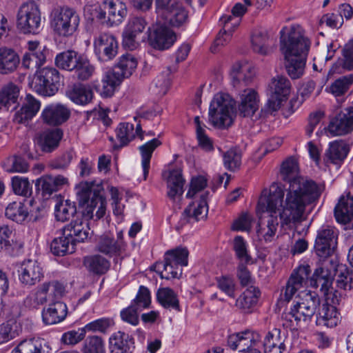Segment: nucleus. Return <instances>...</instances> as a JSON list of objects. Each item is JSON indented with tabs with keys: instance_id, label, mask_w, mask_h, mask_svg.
Segmentation results:
<instances>
[{
	"instance_id": "46",
	"label": "nucleus",
	"mask_w": 353,
	"mask_h": 353,
	"mask_svg": "<svg viewBox=\"0 0 353 353\" xmlns=\"http://www.w3.org/2000/svg\"><path fill=\"white\" fill-rule=\"evenodd\" d=\"M83 264L89 272L100 275L107 272L110 267V262L99 254L85 257Z\"/></svg>"
},
{
	"instance_id": "57",
	"label": "nucleus",
	"mask_w": 353,
	"mask_h": 353,
	"mask_svg": "<svg viewBox=\"0 0 353 353\" xmlns=\"http://www.w3.org/2000/svg\"><path fill=\"white\" fill-rule=\"evenodd\" d=\"M114 325L112 318L103 317L87 323L84 329L87 332L107 333L108 330Z\"/></svg>"
},
{
	"instance_id": "41",
	"label": "nucleus",
	"mask_w": 353,
	"mask_h": 353,
	"mask_svg": "<svg viewBox=\"0 0 353 353\" xmlns=\"http://www.w3.org/2000/svg\"><path fill=\"white\" fill-rule=\"evenodd\" d=\"M208 192H205L201 195L200 199L194 201L190 203L184 211V216L189 219H194L199 221L207 216L208 206L207 198Z\"/></svg>"
},
{
	"instance_id": "53",
	"label": "nucleus",
	"mask_w": 353,
	"mask_h": 353,
	"mask_svg": "<svg viewBox=\"0 0 353 353\" xmlns=\"http://www.w3.org/2000/svg\"><path fill=\"white\" fill-rule=\"evenodd\" d=\"M289 76L294 79L301 77L304 72L306 58H284Z\"/></svg>"
},
{
	"instance_id": "48",
	"label": "nucleus",
	"mask_w": 353,
	"mask_h": 353,
	"mask_svg": "<svg viewBox=\"0 0 353 353\" xmlns=\"http://www.w3.org/2000/svg\"><path fill=\"white\" fill-rule=\"evenodd\" d=\"M62 236L54 238L50 244V250L54 255L64 256L72 254L75 250V244L68 236L62 234Z\"/></svg>"
},
{
	"instance_id": "27",
	"label": "nucleus",
	"mask_w": 353,
	"mask_h": 353,
	"mask_svg": "<svg viewBox=\"0 0 353 353\" xmlns=\"http://www.w3.org/2000/svg\"><path fill=\"white\" fill-rule=\"evenodd\" d=\"M220 23L223 28L219 32L211 47V51L214 53L218 51L219 47L226 45L230 41L232 32L240 24V20L234 19L232 16H223L220 19Z\"/></svg>"
},
{
	"instance_id": "6",
	"label": "nucleus",
	"mask_w": 353,
	"mask_h": 353,
	"mask_svg": "<svg viewBox=\"0 0 353 353\" xmlns=\"http://www.w3.org/2000/svg\"><path fill=\"white\" fill-rule=\"evenodd\" d=\"M49 23L54 36L68 38L77 31L80 17L74 8L68 6L56 7L49 14Z\"/></svg>"
},
{
	"instance_id": "58",
	"label": "nucleus",
	"mask_w": 353,
	"mask_h": 353,
	"mask_svg": "<svg viewBox=\"0 0 353 353\" xmlns=\"http://www.w3.org/2000/svg\"><path fill=\"white\" fill-rule=\"evenodd\" d=\"M74 70L80 80H87L93 74L94 67L90 63L89 59L83 54H81L77 63Z\"/></svg>"
},
{
	"instance_id": "51",
	"label": "nucleus",
	"mask_w": 353,
	"mask_h": 353,
	"mask_svg": "<svg viewBox=\"0 0 353 353\" xmlns=\"http://www.w3.org/2000/svg\"><path fill=\"white\" fill-rule=\"evenodd\" d=\"M76 213V205L70 200L61 201L55 205L54 214L57 221L64 222Z\"/></svg>"
},
{
	"instance_id": "2",
	"label": "nucleus",
	"mask_w": 353,
	"mask_h": 353,
	"mask_svg": "<svg viewBox=\"0 0 353 353\" xmlns=\"http://www.w3.org/2000/svg\"><path fill=\"white\" fill-rule=\"evenodd\" d=\"M284 208V192L277 183H274L271 185L268 194L266 191L262 192L256 208L259 216L257 234L265 242H271L274 239L279 225L278 213L283 225L291 226L305 219V213H303L300 220L285 223L281 218Z\"/></svg>"
},
{
	"instance_id": "34",
	"label": "nucleus",
	"mask_w": 353,
	"mask_h": 353,
	"mask_svg": "<svg viewBox=\"0 0 353 353\" xmlns=\"http://www.w3.org/2000/svg\"><path fill=\"white\" fill-rule=\"evenodd\" d=\"M339 322L340 314L336 307L328 303L323 304L316 314V324L332 328Z\"/></svg>"
},
{
	"instance_id": "7",
	"label": "nucleus",
	"mask_w": 353,
	"mask_h": 353,
	"mask_svg": "<svg viewBox=\"0 0 353 353\" xmlns=\"http://www.w3.org/2000/svg\"><path fill=\"white\" fill-rule=\"evenodd\" d=\"M157 21L179 28L188 20V11L179 0H155Z\"/></svg>"
},
{
	"instance_id": "12",
	"label": "nucleus",
	"mask_w": 353,
	"mask_h": 353,
	"mask_svg": "<svg viewBox=\"0 0 353 353\" xmlns=\"http://www.w3.org/2000/svg\"><path fill=\"white\" fill-rule=\"evenodd\" d=\"M126 246L122 231H119L116 236L108 232L98 237L96 250L109 257H118L125 251Z\"/></svg>"
},
{
	"instance_id": "29",
	"label": "nucleus",
	"mask_w": 353,
	"mask_h": 353,
	"mask_svg": "<svg viewBox=\"0 0 353 353\" xmlns=\"http://www.w3.org/2000/svg\"><path fill=\"white\" fill-rule=\"evenodd\" d=\"M290 91V90H270L267 94L268 101L260 111V117L267 118L276 112L287 101Z\"/></svg>"
},
{
	"instance_id": "25",
	"label": "nucleus",
	"mask_w": 353,
	"mask_h": 353,
	"mask_svg": "<svg viewBox=\"0 0 353 353\" xmlns=\"http://www.w3.org/2000/svg\"><path fill=\"white\" fill-rule=\"evenodd\" d=\"M259 97L255 90H242L239 94L238 110L243 117L252 118L259 109Z\"/></svg>"
},
{
	"instance_id": "16",
	"label": "nucleus",
	"mask_w": 353,
	"mask_h": 353,
	"mask_svg": "<svg viewBox=\"0 0 353 353\" xmlns=\"http://www.w3.org/2000/svg\"><path fill=\"white\" fill-rule=\"evenodd\" d=\"M261 340V335L259 332L246 330L230 335L228 339V345L232 350L244 353L247 350L256 348Z\"/></svg>"
},
{
	"instance_id": "42",
	"label": "nucleus",
	"mask_w": 353,
	"mask_h": 353,
	"mask_svg": "<svg viewBox=\"0 0 353 353\" xmlns=\"http://www.w3.org/2000/svg\"><path fill=\"white\" fill-rule=\"evenodd\" d=\"M334 216L339 223H347L353 219V196H341L334 208Z\"/></svg>"
},
{
	"instance_id": "28",
	"label": "nucleus",
	"mask_w": 353,
	"mask_h": 353,
	"mask_svg": "<svg viewBox=\"0 0 353 353\" xmlns=\"http://www.w3.org/2000/svg\"><path fill=\"white\" fill-rule=\"evenodd\" d=\"M274 39L263 28L256 29L251 36V47L252 50L261 55H268L272 51Z\"/></svg>"
},
{
	"instance_id": "21",
	"label": "nucleus",
	"mask_w": 353,
	"mask_h": 353,
	"mask_svg": "<svg viewBox=\"0 0 353 353\" xmlns=\"http://www.w3.org/2000/svg\"><path fill=\"white\" fill-rule=\"evenodd\" d=\"M63 135L59 128L48 129L38 133L34 143L43 152L51 153L58 148Z\"/></svg>"
},
{
	"instance_id": "60",
	"label": "nucleus",
	"mask_w": 353,
	"mask_h": 353,
	"mask_svg": "<svg viewBox=\"0 0 353 353\" xmlns=\"http://www.w3.org/2000/svg\"><path fill=\"white\" fill-rule=\"evenodd\" d=\"M217 288L230 298L236 296V284L233 277L228 275H222L216 277Z\"/></svg>"
},
{
	"instance_id": "9",
	"label": "nucleus",
	"mask_w": 353,
	"mask_h": 353,
	"mask_svg": "<svg viewBox=\"0 0 353 353\" xmlns=\"http://www.w3.org/2000/svg\"><path fill=\"white\" fill-rule=\"evenodd\" d=\"M188 250L185 247L168 250L165 253L163 263L157 265L159 268H163L161 277L167 280L179 278L182 274L181 267L188 264Z\"/></svg>"
},
{
	"instance_id": "37",
	"label": "nucleus",
	"mask_w": 353,
	"mask_h": 353,
	"mask_svg": "<svg viewBox=\"0 0 353 353\" xmlns=\"http://www.w3.org/2000/svg\"><path fill=\"white\" fill-rule=\"evenodd\" d=\"M332 284V278L330 271L323 266L317 268L310 280V285L314 288H319L320 291L326 295Z\"/></svg>"
},
{
	"instance_id": "1",
	"label": "nucleus",
	"mask_w": 353,
	"mask_h": 353,
	"mask_svg": "<svg viewBox=\"0 0 353 353\" xmlns=\"http://www.w3.org/2000/svg\"><path fill=\"white\" fill-rule=\"evenodd\" d=\"M298 172L299 166L295 159L289 158L282 163L281 179L289 182L287 189L280 185L284 192L285 201L281 218L285 223L300 220L306 206L317 200L323 190V186L314 181L297 176Z\"/></svg>"
},
{
	"instance_id": "8",
	"label": "nucleus",
	"mask_w": 353,
	"mask_h": 353,
	"mask_svg": "<svg viewBox=\"0 0 353 353\" xmlns=\"http://www.w3.org/2000/svg\"><path fill=\"white\" fill-rule=\"evenodd\" d=\"M77 196L79 205L82 208L81 217L88 222L94 217V210L101 200L103 187L101 184L91 182H81L77 187Z\"/></svg>"
},
{
	"instance_id": "64",
	"label": "nucleus",
	"mask_w": 353,
	"mask_h": 353,
	"mask_svg": "<svg viewBox=\"0 0 353 353\" xmlns=\"http://www.w3.org/2000/svg\"><path fill=\"white\" fill-rule=\"evenodd\" d=\"M47 302L46 296H45L40 285L24 299V305L29 308L37 309L40 305H43Z\"/></svg>"
},
{
	"instance_id": "32",
	"label": "nucleus",
	"mask_w": 353,
	"mask_h": 353,
	"mask_svg": "<svg viewBox=\"0 0 353 353\" xmlns=\"http://www.w3.org/2000/svg\"><path fill=\"white\" fill-rule=\"evenodd\" d=\"M109 343L110 353H132L134 347L133 338L121 331L113 333Z\"/></svg>"
},
{
	"instance_id": "38",
	"label": "nucleus",
	"mask_w": 353,
	"mask_h": 353,
	"mask_svg": "<svg viewBox=\"0 0 353 353\" xmlns=\"http://www.w3.org/2000/svg\"><path fill=\"white\" fill-rule=\"evenodd\" d=\"M265 353H283L285 350V337L279 329L274 328L266 333L263 339Z\"/></svg>"
},
{
	"instance_id": "10",
	"label": "nucleus",
	"mask_w": 353,
	"mask_h": 353,
	"mask_svg": "<svg viewBox=\"0 0 353 353\" xmlns=\"http://www.w3.org/2000/svg\"><path fill=\"white\" fill-rule=\"evenodd\" d=\"M95 12L94 17L103 20L108 26L121 24L127 15L125 4L120 0H105L102 6L92 7Z\"/></svg>"
},
{
	"instance_id": "39",
	"label": "nucleus",
	"mask_w": 353,
	"mask_h": 353,
	"mask_svg": "<svg viewBox=\"0 0 353 353\" xmlns=\"http://www.w3.org/2000/svg\"><path fill=\"white\" fill-rule=\"evenodd\" d=\"M41 103L31 94L26 95V103L21 107L19 111L15 113L14 120L22 123L32 119L39 112Z\"/></svg>"
},
{
	"instance_id": "14",
	"label": "nucleus",
	"mask_w": 353,
	"mask_h": 353,
	"mask_svg": "<svg viewBox=\"0 0 353 353\" xmlns=\"http://www.w3.org/2000/svg\"><path fill=\"white\" fill-rule=\"evenodd\" d=\"M254 65L246 60L234 63L230 70L231 85L234 88L248 87L254 81L256 77Z\"/></svg>"
},
{
	"instance_id": "59",
	"label": "nucleus",
	"mask_w": 353,
	"mask_h": 353,
	"mask_svg": "<svg viewBox=\"0 0 353 353\" xmlns=\"http://www.w3.org/2000/svg\"><path fill=\"white\" fill-rule=\"evenodd\" d=\"M65 95L74 103L85 105L93 98L92 90H67Z\"/></svg>"
},
{
	"instance_id": "47",
	"label": "nucleus",
	"mask_w": 353,
	"mask_h": 353,
	"mask_svg": "<svg viewBox=\"0 0 353 353\" xmlns=\"http://www.w3.org/2000/svg\"><path fill=\"white\" fill-rule=\"evenodd\" d=\"M40 286L48 301H58L65 293L64 284L57 280L43 282Z\"/></svg>"
},
{
	"instance_id": "45",
	"label": "nucleus",
	"mask_w": 353,
	"mask_h": 353,
	"mask_svg": "<svg viewBox=\"0 0 353 353\" xmlns=\"http://www.w3.org/2000/svg\"><path fill=\"white\" fill-rule=\"evenodd\" d=\"M5 216L17 223H24L29 216L28 208L21 201L10 203L5 209Z\"/></svg>"
},
{
	"instance_id": "23",
	"label": "nucleus",
	"mask_w": 353,
	"mask_h": 353,
	"mask_svg": "<svg viewBox=\"0 0 353 353\" xmlns=\"http://www.w3.org/2000/svg\"><path fill=\"white\" fill-rule=\"evenodd\" d=\"M94 50L103 54L105 61L113 59L118 53V42L116 37L110 33H101L94 40Z\"/></svg>"
},
{
	"instance_id": "62",
	"label": "nucleus",
	"mask_w": 353,
	"mask_h": 353,
	"mask_svg": "<svg viewBox=\"0 0 353 353\" xmlns=\"http://www.w3.org/2000/svg\"><path fill=\"white\" fill-rule=\"evenodd\" d=\"M137 59L131 54L122 55L117 63L123 77H128L135 70L137 66Z\"/></svg>"
},
{
	"instance_id": "36",
	"label": "nucleus",
	"mask_w": 353,
	"mask_h": 353,
	"mask_svg": "<svg viewBox=\"0 0 353 353\" xmlns=\"http://www.w3.org/2000/svg\"><path fill=\"white\" fill-rule=\"evenodd\" d=\"M144 133L140 123L137 124L135 131L134 125L130 123H121L116 129L117 138L119 139L121 146L126 145L134 139L136 134L143 140Z\"/></svg>"
},
{
	"instance_id": "31",
	"label": "nucleus",
	"mask_w": 353,
	"mask_h": 353,
	"mask_svg": "<svg viewBox=\"0 0 353 353\" xmlns=\"http://www.w3.org/2000/svg\"><path fill=\"white\" fill-rule=\"evenodd\" d=\"M68 314V307L62 301H54L42 311L43 321L46 325H54L63 321Z\"/></svg>"
},
{
	"instance_id": "26",
	"label": "nucleus",
	"mask_w": 353,
	"mask_h": 353,
	"mask_svg": "<svg viewBox=\"0 0 353 353\" xmlns=\"http://www.w3.org/2000/svg\"><path fill=\"white\" fill-rule=\"evenodd\" d=\"M88 223L79 219L77 215L71 222L65 225L62 229V234L68 236L76 245L77 243L84 242L89 236Z\"/></svg>"
},
{
	"instance_id": "55",
	"label": "nucleus",
	"mask_w": 353,
	"mask_h": 353,
	"mask_svg": "<svg viewBox=\"0 0 353 353\" xmlns=\"http://www.w3.org/2000/svg\"><path fill=\"white\" fill-rule=\"evenodd\" d=\"M11 185L14 193L17 195L28 197L32 193V185L28 178L14 176L11 179Z\"/></svg>"
},
{
	"instance_id": "5",
	"label": "nucleus",
	"mask_w": 353,
	"mask_h": 353,
	"mask_svg": "<svg viewBox=\"0 0 353 353\" xmlns=\"http://www.w3.org/2000/svg\"><path fill=\"white\" fill-rule=\"evenodd\" d=\"M236 101L228 94L221 91L216 94L209 108V121L218 128H227L236 117Z\"/></svg>"
},
{
	"instance_id": "17",
	"label": "nucleus",
	"mask_w": 353,
	"mask_h": 353,
	"mask_svg": "<svg viewBox=\"0 0 353 353\" xmlns=\"http://www.w3.org/2000/svg\"><path fill=\"white\" fill-rule=\"evenodd\" d=\"M311 270L309 265H301L294 270L289 278L281 296L289 302L300 289L307 282Z\"/></svg>"
},
{
	"instance_id": "4",
	"label": "nucleus",
	"mask_w": 353,
	"mask_h": 353,
	"mask_svg": "<svg viewBox=\"0 0 353 353\" xmlns=\"http://www.w3.org/2000/svg\"><path fill=\"white\" fill-rule=\"evenodd\" d=\"M280 50L284 58H306L311 41L299 25L283 27L280 31Z\"/></svg>"
},
{
	"instance_id": "61",
	"label": "nucleus",
	"mask_w": 353,
	"mask_h": 353,
	"mask_svg": "<svg viewBox=\"0 0 353 353\" xmlns=\"http://www.w3.org/2000/svg\"><path fill=\"white\" fill-rule=\"evenodd\" d=\"M223 163L226 169L235 171L241 164V153L236 148H231L223 154Z\"/></svg>"
},
{
	"instance_id": "20",
	"label": "nucleus",
	"mask_w": 353,
	"mask_h": 353,
	"mask_svg": "<svg viewBox=\"0 0 353 353\" xmlns=\"http://www.w3.org/2000/svg\"><path fill=\"white\" fill-rule=\"evenodd\" d=\"M328 131L332 136H341L353 131V107L343 109L332 119Z\"/></svg>"
},
{
	"instance_id": "22",
	"label": "nucleus",
	"mask_w": 353,
	"mask_h": 353,
	"mask_svg": "<svg viewBox=\"0 0 353 353\" xmlns=\"http://www.w3.org/2000/svg\"><path fill=\"white\" fill-rule=\"evenodd\" d=\"M71 114V111L65 105L52 103L42 111L41 117L43 121L52 126H58L66 122Z\"/></svg>"
},
{
	"instance_id": "52",
	"label": "nucleus",
	"mask_w": 353,
	"mask_h": 353,
	"mask_svg": "<svg viewBox=\"0 0 353 353\" xmlns=\"http://www.w3.org/2000/svg\"><path fill=\"white\" fill-rule=\"evenodd\" d=\"M336 288L343 290L353 288V272L345 266H340L336 274Z\"/></svg>"
},
{
	"instance_id": "56",
	"label": "nucleus",
	"mask_w": 353,
	"mask_h": 353,
	"mask_svg": "<svg viewBox=\"0 0 353 353\" xmlns=\"http://www.w3.org/2000/svg\"><path fill=\"white\" fill-rule=\"evenodd\" d=\"M81 351L83 353H105L103 340L97 335L88 336L83 341Z\"/></svg>"
},
{
	"instance_id": "54",
	"label": "nucleus",
	"mask_w": 353,
	"mask_h": 353,
	"mask_svg": "<svg viewBox=\"0 0 353 353\" xmlns=\"http://www.w3.org/2000/svg\"><path fill=\"white\" fill-rule=\"evenodd\" d=\"M233 250L239 263H252V256L248 250V243L241 236H236L233 241Z\"/></svg>"
},
{
	"instance_id": "3",
	"label": "nucleus",
	"mask_w": 353,
	"mask_h": 353,
	"mask_svg": "<svg viewBox=\"0 0 353 353\" xmlns=\"http://www.w3.org/2000/svg\"><path fill=\"white\" fill-rule=\"evenodd\" d=\"M320 305V299L311 292L305 293L294 301L289 311L282 314L281 321L283 327L296 330L303 323L310 321Z\"/></svg>"
},
{
	"instance_id": "49",
	"label": "nucleus",
	"mask_w": 353,
	"mask_h": 353,
	"mask_svg": "<svg viewBox=\"0 0 353 353\" xmlns=\"http://www.w3.org/2000/svg\"><path fill=\"white\" fill-rule=\"evenodd\" d=\"M18 54L12 48H1V74L12 72L19 64Z\"/></svg>"
},
{
	"instance_id": "19",
	"label": "nucleus",
	"mask_w": 353,
	"mask_h": 353,
	"mask_svg": "<svg viewBox=\"0 0 353 353\" xmlns=\"http://www.w3.org/2000/svg\"><path fill=\"white\" fill-rule=\"evenodd\" d=\"M19 279L26 286L34 285L43 276V268L36 260H24L18 269Z\"/></svg>"
},
{
	"instance_id": "50",
	"label": "nucleus",
	"mask_w": 353,
	"mask_h": 353,
	"mask_svg": "<svg viewBox=\"0 0 353 353\" xmlns=\"http://www.w3.org/2000/svg\"><path fill=\"white\" fill-rule=\"evenodd\" d=\"M81 55L74 50H66L56 56L55 63L59 68L73 71Z\"/></svg>"
},
{
	"instance_id": "35",
	"label": "nucleus",
	"mask_w": 353,
	"mask_h": 353,
	"mask_svg": "<svg viewBox=\"0 0 353 353\" xmlns=\"http://www.w3.org/2000/svg\"><path fill=\"white\" fill-rule=\"evenodd\" d=\"M43 196H50L68 185V179L63 175H45L37 180Z\"/></svg>"
},
{
	"instance_id": "40",
	"label": "nucleus",
	"mask_w": 353,
	"mask_h": 353,
	"mask_svg": "<svg viewBox=\"0 0 353 353\" xmlns=\"http://www.w3.org/2000/svg\"><path fill=\"white\" fill-rule=\"evenodd\" d=\"M49 346L40 338H33L21 341L11 353H49Z\"/></svg>"
},
{
	"instance_id": "24",
	"label": "nucleus",
	"mask_w": 353,
	"mask_h": 353,
	"mask_svg": "<svg viewBox=\"0 0 353 353\" xmlns=\"http://www.w3.org/2000/svg\"><path fill=\"white\" fill-rule=\"evenodd\" d=\"M352 143L345 140H336L330 142L325 153L324 161L326 164L339 165L347 157Z\"/></svg>"
},
{
	"instance_id": "63",
	"label": "nucleus",
	"mask_w": 353,
	"mask_h": 353,
	"mask_svg": "<svg viewBox=\"0 0 353 353\" xmlns=\"http://www.w3.org/2000/svg\"><path fill=\"white\" fill-rule=\"evenodd\" d=\"M47 302L46 296H45L40 285L24 299V305L29 308L37 309L40 305H43Z\"/></svg>"
},
{
	"instance_id": "18",
	"label": "nucleus",
	"mask_w": 353,
	"mask_h": 353,
	"mask_svg": "<svg viewBox=\"0 0 353 353\" xmlns=\"http://www.w3.org/2000/svg\"><path fill=\"white\" fill-rule=\"evenodd\" d=\"M27 81L30 88H58L61 85L59 72L53 68H44L37 72L32 79L28 77Z\"/></svg>"
},
{
	"instance_id": "33",
	"label": "nucleus",
	"mask_w": 353,
	"mask_h": 353,
	"mask_svg": "<svg viewBox=\"0 0 353 353\" xmlns=\"http://www.w3.org/2000/svg\"><path fill=\"white\" fill-rule=\"evenodd\" d=\"M261 292L257 287L250 285L236 299V306L244 313H250L256 305Z\"/></svg>"
},
{
	"instance_id": "44",
	"label": "nucleus",
	"mask_w": 353,
	"mask_h": 353,
	"mask_svg": "<svg viewBox=\"0 0 353 353\" xmlns=\"http://www.w3.org/2000/svg\"><path fill=\"white\" fill-rule=\"evenodd\" d=\"M161 145V141L157 138H154L139 148L141 155V165L144 180H146L149 174L152 154L155 149Z\"/></svg>"
},
{
	"instance_id": "43",
	"label": "nucleus",
	"mask_w": 353,
	"mask_h": 353,
	"mask_svg": "<svg viewBox=\"0 0 353 353\" xmlns=\"http://www.w3.org/2000/svg\"><path fill=\"white\" fill-rule=\"evenodd\" d=\"M157 299L159 304L165 309L181 312V307L177 294L170 288H160L157 292Z\"/></svg>"
},
{
	"instance_id": "30",
	"label": "nucleus",
	"mask_w": 353,
	"mask_h": 353,
	"mask_svg": "<svg viewBox=\"0 0 353 353\" xmlns=\"http://www.w3.org/2000/svg\"><path fill=\"white\" fill-rule=\"evenodd\" d=\"M163 177L167 182V195L170 199L174 201L177 196L182 195L185 180L182 176L180 169H174L163 174Z\"/></svg>"
},
{
	"instance_id": "13",
	"label": "nucleus",
	"mask_w": 353,
	"mask_h": 353,
	"mask_svg": "<svg viewBox=\"0 0 353 353\" xmlns=\"http://www.w3.org/2000/svg\"><path fill=\"white\" fill-rule=\"evenodd\" d=\"M338 231L331 226H323L318 230L315 239L314 251L321 259L332 255L337 244Z\"/></svg>"
},
{
	"instance_id": "15",
	"label": "nucleus",
	"mask_w": 353,
	"mask_h": 353,
	"mask_svg": "<svg viewBox=\"0 0 353 353\" xmlns=\"http://www.w3.org/2000/svg\"><path fill=\"white\" fill-rule=\"evenodd\" d=\"M158 21L152 28H149L148 41L154 49L165 50L170 48L176 40V34L166 25Z\"/></svg>"
},
{
	"instance_id": "11",
	"label": "nucleus",
	"mask_w": 353,
	"mask_h": 353,
	"mask_svg": "<svg viewBox=\"0 0 353 353\" xmlns=\"http://www.w3.org/2000/svg\"><path fill=\"white\" fill-rule=\"evenodd\" d=\"M41 23V11L37 3L29 1L21 4L17 12V27L23 33H36Z\"/></svg>"
}]
</instances>
